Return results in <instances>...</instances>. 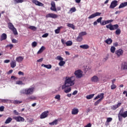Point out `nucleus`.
I'll use <instances>...</instances> for the list:
<instances>
[{
  "instance_id": "obj_64",
  "label": "nucleus",
  "mask_w": 127,
  "mask_h": 127,
  "mask_svg": "<svg viewBox=\"0 0 127 127\" xmlns=\"http://www.w3.org/2000/svg\"><path fill=\"white\" fill-rule=\"evenodd\" d=\"M78 93V91L77 90H75L73 93H72V95H77V93Z\"/></svg>"
},
{
  "instance_id": "obj_18",
  "label": "nucleus",
  "mask_w": 127,
  "mask_h": 127,
  "mask_svg": "<svg viewBox=\"0 0 127 127\" xmlns=\"http://www.w3.org/2000/svg\"><path fill=\"white\" fill-rule=\"evenodd\" d=\"M91 81L94 82V83H97L99 81V77L98 76L94 75L91 78Z\"/></svg>"
},
{
  "instance_id": "obj_53",
  "label": "nucleus",
  "mask_w": 127,
  "mask_h": 127,
  "mask_svg": "<svg viewBox=\"0 0 127 127\" xmlns=\"http://www.w3.org/2000/svg\"><path fill=\"white\" fill-rule=\"evenodd\" d=\"M11 41H12V43H17V42H18V41L16 40L15 39H12Z\"/></svg>"
},
{
  "instance_id": "obj_23",
  "label": "nucleus",
  "mask_w": 127,
  "mask_h": 127,
  "mask_svg": "<svg viewBox=\"0 0 127 127\" xmlns=\"http://www.w3.org/2000/svg\"><path fill=\"white\" fill-rule=\"evenodd\" d=\"M11 68H14L16 67V62L15 61H12L10 63Z\"/></svg>"
},
{
  "instance_id": "obj_26",
  "label": "nucleus",
  "mask_w": 127,
  "mask_h": 127,
  "mask_svg": "<svg viewBox=\"0 0 127 127\" xmlns=\"http://www.w3.org/2000/svg\"><path fill=\"white\" fill-rule=\"evenodd\" d=\"M127 2H124L121 3L119 5L118 8H123V7H125V6H127Z\"/></svg>"
},
{
  "instance_id": "obj_37",
  "label": "nucleus",
  "mask_w": 127,
  "mask_h": 127,
  "mask_svg": "<svg viewBox=\"0 0 127 127\" xmlns=\"http://www.w3.org/2000/svg\"><path fill=\"white\" fill-rule=\"evenodd\" d=\"M121 32H122V31L121 30V29L119 28L117 29H116L115 31L116 35H120V34H121Z\"/></svg>"
},
{
  "instance_id": "obj_56",
  "label": "nucleus",
  "mask_w": 127,
  "mask_h": 127,
  "mask_svg": "<svg viewBox=\"0 0 127 127\" xmlns=\"http://www.w3.org/2000/svg\"><path fill=\"white\" fill-rule=\"evenodd\" d=\"M18 75H21L22 76H24V73H23V72L19 71L18 72Z\"/></svg>"
},
{
  "instance_id": "obj_62",
  "label": "nucleus",
  "mask_w": 127,
  "mask_h": 127,
  "mask_svg": "<svg viewBox=\"0 0 127 127\" xmlns=\"http://www.w3.org/2000/svg\"><path fill=\"white\" fill-rule=\"evenodd\" d=\"M10 62V61L9 60H5L4 61V63H9Z\"/></svg>"
},
{
  "instance_id": "obj_35",
  "label": "nucleus",
  "mask_w": 127,
  "mask_h": 127,
  "mask_svg": "<svg viewBox=\"0 0 127 127\" xmlns=\"http://www.w3.org/2000/svg\"><path fill=\"white\" fill-rule=\"evenodd\" d=\"M94 96H95V94H90L89 95H87L86 99L87 100H91V99H93V98H94Z\"/></svg>"
},
{
  "instance_id": "obj_49",
  "label": "nucleus",
  "mask_w": 127,
  "mask_h": 127,
  "mask_svg": "<svg viewBox=\"0 0 127 127\" xmlns=\"http://www.w3.org/2000/svg\"><path fill=\"white\" fill-rule=\"evenodd\" d=\"M102 19H103V17H100L99 18L97 19L96 21L97 22H98V23H102Z\"/></svg>"
},
{
  "instance_id": "obj_41",
  "label": "nucleus",
  "mask_w": 127,
  "mask_h": 127,
  "mask_svg": "<svg viewBox=\"0 0 127 127\" xmlns=\"http://www.w3.org/2000/svg\"><path fill=\"white\" fill-rule=\"evenodd\" d=\"M16 85H24V83L21 80H18L16 82Z\"/></svg>"
},
{
  "instance_id": "obj_16",
  "label": "nucleus",
  "mask_w": 127,
  "mask_h": 127,
  "mask_svg": "<svg viewBox=\"0 0 127 127\" xmlns=\"http://www.w3.org/2000/svg\"><path fill=\"white\" fill-rule=\"evenodd\" d=\"M32 2L33 3H35L36 5H38L39 6H43V3L37 0H32Z\"/></svg>"
},
{
  "instance_id": "obj_19",
  "label": "nucleus",
  "mask_w": 127,
  "mask_h": 127,
  "mask_svg": "<svg viewBox=\"0 0 127 127\" xmlns=\"http://www.w3.org/2000/svg\"><path fill=\"white\" fill-rule=\"evenodd\" d=\"M121 68L122 70H127V62H125L122 64Z\"/></svg>"
},
{
  "instance_id": "obj_46",
  "label": "nucleus",
  "mask_w": 127,
  "mask_h": 127,
  "mask_svg": "<svg viewBox=\"0 0 127 127\" xmlns=\"http://www.w3.org/2000/svg\"><path fill=\"white\" fill-rule=\"evenodd\" d=\"M72 89L71 88V87H69L68 89L64 90V93H66V94L68 93H70V91H71Z\"/></svg>"
},
{
  "instance_id": "obj_42",
  "label": "nucleus",
  "mask_w": 127,
  "mask_h": 127,
  "mask_svg": "<svg viewBox=\"0 0 127 127\" xmlns=\"http://www.w3.org/2000/svg\"><path fill=\"white\" fill-rule=\"evenodd\" d=\"M102 102L101 99H98L96 102L94 103V106H98L100 103Z\"/></svg>"
},
{
  "instance_id": "obj_6",
  "label": "nucleus",
  "mask_w": 127,
  "mask_h": 127,
  "mask_svg": "<svg viewBox=\"0 0 127 127\" xmlns=\"http://www.w3.org/2000/svg\"><path fill=\"white\" fill-rule=\"evenodd\" d=\"M74 74L76 78H82L83 77V71L80 69H78L74 72Z\"/></svg>"
},
{
  "instance_id": "obj_29",
  "label": "nucleus",
  "mask_w": 127,
  "mask_h": 127,
  "mask_svg": "<svg viewBox=\"0 0 127 127\" xmlns=\"http://www.w3.org/2000/svg\"><path fill=\"white\" fill-rule=\"evenodd\" d=\"M105 42L108 45L112 44V43H113V40H112V39L111 38L107 39L105 41Z\"/></svg>"
},
{
  "instance_id": "obj_44",
  "label": "nucleus",
  "mask_w": 127,
  "mask_h": 127,
  "mask_svg": "<svg viewBox=\"0 0 127 127\" xmlns=\"http://www.w3.org/2000/svg\"><path fill=\"white\" fill-rule=\"evenodd\" d=\"M69 11L72 13L73 12H75V11H76V8L75 7H71L70 10Z\"/></svg>"
},
{
  "instance_id": "obj_32",
  "label": "nucleus",
  "mask_w": 127,
  "mask_h": 127,
  "mask_svg": "<svg viewBox=\"0 0 127 127\" xmlns=\"http://www.w3.org/2000/svg\"><path fill=\"white\" fill-rule=\"evenodd\" d=\"M81 37H83V36H85V35H87V32L86 31L81 32L78 34Z\"/></svg>"
},
{
  "instance_id": "obj_4",
  "label": "nucleus",
  "mask_w": 127,
  "mask_h": 127,
  "mask_svg": "<svg viewBox=\"0 0 127 127\" xmlns=\"http://www.w3.org/2000/svg\"><path fill=\"white\" fill-rule=\"evenodd\" d=\"M106 28L110 29V30H116L119 28V25L118 24L115 25H113L112 24H109L106 26Z\"/></svg>"
},
{
  "instance_id": "obj_43",
  "label": "nucleus",
  "mask_w": 127,
  "mask_h": 127,
  "mask_svg": "<svg viewBox=\"0 0 127 127\" xmlns=\"http://www.w3.org/2000/svg\"><path fill=\"white\" fill-rule=\"evenodd\" d=\"M110 50L112 53H115V51H116V48L114 46H112L111 47Z\"/></svg>"
},
{
  "instance_id": "obj_1",
  "label": "nucleus",
  "mask_w": 127,
  "mask_h": 127,
  "mask_svg": "<svg viewBox=\"0 0 127 127\" xmlns=\"http://www.w3.org/2000/svg\"><path fill=\"white\" fill-rule=\"evenodd\" d=\"M75 85V77L74 76H66L65 78L64 83L63 86V89L71 87Z\"/></svg>"
},
{
  "instance_id": "obj_12",
  "label": "nucleus",
  "mask_w": 127,
  "mask_h": 127,
  "mask_svg": "<svg viewBox=\"0 0 127 127\" xmlns=\"http://www.w3.org/2000/svg\"><path fill=\"white\" fill-rule=\"evenodd\" d=\"M48 114H49V111H46L43 112L40 115V119H45L48 117Z\"/></svg>"
},
{
  "instance_id": "obj_59",
  "label": "nucleus",
  "mask_w": 127,
  "mask_h": 127,
  "mask_svg": "<svg viewBox=\"0 0 127 127\" xmlns=\"http://www.w3.org/2000/svg\"><path fill=\"white\" fill-rule=\"evenodd\" d=\"M12 72H13V70L12 69H10V70L8 71L7 74H8V75H9V74H11Z\"/></svg>"
},
{
  "instance_id": "obj_48",
  "label": "nucleus",
  "mask_w": 127,
  "mask_h": 127,
  "mask_svg": "<svg viewBox=\"0 0 127 127\" xmlns=\"http://www.w3.org/2000/svg\"><path fill=\"white\" fill-rule=\"evenodd\" d=\"M112 121H113V118H107L106 124H107V123H111V122H112Z\"/></svg>"
},
{
  "instance_id": "obj_39",
  "label": "nucleus",
  "mask_w": 127,
  "mask_h": 127,
  "mask_svg": "<svg viewBox=\"0 0 127 127\" xmlns=\"http://www.w3.org/2000/svg\"><path fill=\"white\" fill-rule=\"evenodd\" d=\"M11 121H12V119L10 117L8 118L5 122V124H9V123H10V122H11Z\"/></svg>"
},
{
  "instance_id": "obj_58",
  "label": "nucleus",
  "mask_w": 127,
  "mask_h": 127,
  "mask_svg": "<svg viewBox=\"0 0 127 127\" xmlns=\"http://www.w3.org/2000/svg\"><path fill=\"white\" fill-rule=\"evenodd\" d=\"M7 47H10V49H11L13 47V45L12 44H9L7 46Z\"/></svg>"
},
{
  "instance_id": "obj_30",
  "label": "nucleus",
  "mask_w": 127,
  "mask_h": 127,
  "mask_svg": "<svg viewBox=\"0 0 127 127\" xmlns=\"http://www.w3.org/2000/svg\"><path fill=\"white\" fill-rule=\"evenodd\" d=\"M80 48H82V49H89V45H83L79 46Z\"/></svg>"
},
{
  "instance_id": "obj_17",
  "label": "nucleus",
  "mask_w": 127,
  "mask_h": 127,
  "mask_svg": "<svg viewBox=\"0 0 127 127\" xmlns=\"http://www.w3.org/2000/svg\"><path fill=\"white\" fill-rule=\"evenodd\" d=\"M121 106H122V103L119 102L116 105H113L111 107V109L113 110V111H116V109H118V108H119V107H121Z\"/></svg>"
},
{
  "instance_id": "obj_54",
  "label": "nucleus",
  "mask_w": 127,
  "mask_h": 127,
  "mask_svg": "<svg viewBox=\"0 0 127 127\" xmlns=\"http://www.w3.org/2000/svg\"><path fill=\"white\" fill-rule=\"evenodd\" d=\"M1 102H2V103H7L8 100L7 99H1Z\"/></svg>"
},
{
  "instance_id": "obj_8",
  "label": "nucleus",
  "mask_w": 127,
  "mask_h": 127,
  "mask_svg": "<svg viewBox=\"0 0 127 127\" xmlns=\"http://www.w3.org/2000/svg\"><path fill=\"white\" fill-rule=\"evenodd\" d=\"M13 120H15L16 122H24V118L21 116H14L13 117Z\"/></svg>"
},
{
  "instance_id": "obj_25",
  "label": "nucleus",
  "mask_w": 127,
  "mask_h": 127,
  "mask_svg": "<svg viewBox=\"0 0 127 127\" xmlns=\"http://www.w3.org/2000/svg\"><path fill=\"white\" fill-rule=\"evenodd\" d=\"M62 28H63V26H61L58 27L57 29H56L55 30V32L56 34H59V33H60V30H61Z\"/></svg>"
},
{
  "instance_id": "obj_14",
  "label": "nucleus",
  "mask_w": 127,
  "mask_h": 127,
  "mask_svg": "<svg viewBox=\"0 0 127 127\" xmlns=\"http://www.w3.org/2000/svg\"><path fill=\"white\" fill-rule=\"evenodd\" d=\"M104 95H105L104 93H100L98 94L95 98H94V101H96V100H98V99H99V100L103 101V100L104 99Z\"/></svg>"
},
{
  "instance_id": "obj_22",
  "label": "nucleus",
  "mask_w": 127,
  "mask_h": 127,
  "mask_svg": "<svg viewBox=\"0 0 127 127\" xmlns=\"http://www.w3.org/2000/svg\"><path fill=\"white\" fill-rule=\"evenodd\" d=\"M23 57L21 56H19L16 58V61L17 62H18L19 63H20L21 62H22L23 61Z\"/></svg>"
},
{
  "instance_id": "obj_7",
  "label": "nucleus",
  "mask_w": 127,
  "mask_h": 127,
  "mask_svg": "<svg viewBox=\"0 0 127 127\" xmlns=\"http://www.w3.org/2000/svg\"><path fill=\"white\" fill-rule=\"evenodd\" d=\"M46 18H49V17L51 18H57L58 17V15L53 13H50L46 15Z\"/></svg>"
},
{
  "instance_id": "obj_47",
  "label": "nucleus",
  "mask_w": 127,
  "mask_h": 127,
  "mask_svg": "<svg viewBox=\"0 0 127 127\" xmlns=\"http://www.w3.org/2000/svg\"><path fill=\"white\" fill-rule=\"evenodd\" d=\"M14 1L15 2V3H22L23 2V0H14Z\"/></svg>"
},
{
  "instance_id": "obj_15",
  "label": "nucleus",
  "mask_w": 127,
  "mask_h": 127,
  "mask_svg": "<svg viewBox=\"0 0 127 127\" xmlns=\"http://www.w3.org/2000/svg\"><path fill=\"white\" fill-rule=\"evenodd\" d=\"M114 21V20L111 19L108 20H104L101 23V25H106V24H108L109 23H111V22H113Z\"/></svg>"
},
{
  "instance_id": "obj_45",
  "label": "nucleus",
  "mask_w": 127,
  "mask_h": 127,
  "mask_svg": "<svg viewBox=\"0 0 127 127\" xmlns=\"http://www.w3.org/2000/svg\"><path fill=\"white\" fill-rule=\"evenodd\" d=\"M117 88V85H116V84H112L111 85V90H115V89Z\"/></svg>"
},
{
  "instance_id": "obj_60",
  "label": "nucleus",
  "mask_w": 127,
  "mask_h": 127,
  "mask_svg": "<svg viewBox=\"0 0 127 127\" xmlns=\"http://www.w3.org/2000/svg\"><path fill=\"white\" fill-rule=\"evenodd\" d=\"M92 127V124L91 123H89L87 125H86L84 127Z\"/></svg>"
},
{
  "instance_id": "obj_9",
  "label": "nucleus",
  "mask_w": 127,
  "mask_h": 127,
  "mask_svg": "<svg viewBox=\"0 0 127 127\" xmlns=\"http://www.w3.org/2000/svg\"><path fill=\"white\" fill-rule=\"evenodd\" d=\"M118 5V1L117 0H114L112 1L110 4V5L109 6L110 8L114 9L115 7H116Z\"/></svg>"
},
{
  "instance_id": "obj_36",
  "label": "nucleus",
  "mask_w": 127,
  "mask_h": 127,
  "mask_svg": "<svg viewBox=\"0 0 127 127\" xmlns=\"http://www.w3.org/2000/svg\"><path fill=\"white\" fill-rule=\"evenodd\" d=\"M21 103H22V101L19 100H14L13 102L14 105H19V104H21Z\"/></svg>"
},
{
  "instance_id": "obj_11",
  "label": "nucleus",
  "mask_w": 127,
  "mask_h": 127,
  "mask_svg": "<svg viewBox=\"0 0 127 127\" xmlns=\"http://www.w3.org/2000/svg\"><path fill=\"white\" fill-rule=\"evenodd\" d=\"M51 10H52L53 11H57V9L56 8V4H55V2L52 1L51 3Z\"/></svg>"
},
{
  "instance_id": "obj_50",
  "label": "nucleus",
  "mask_w": 127,
  "mask_h": 127,
  "mask_svg": "<svg viewBox=\"0 0 127 127\" xmlns=\"http://www.w3.org/2000/svg\"><path fill=\"white\" fill-rule=\"evenodd\" d=\"M36 46H37V42H33L32 43V47H36Z\"/></svg>"
},
{
  "instance_id": "obj_40",
  "label": "nucleus",
  "mask_w": 127,
  "mask_h": 127,
  "mask_svg": "<svg viewBox=\"0 0 127 127\" xmlns=\"http://www.w3.org/2000/svg\"><path fill=\"white\" fill-rule=\"evenodd\" d=\"M27 100H32V101H35V100H36V97L35 96H30L27 98Z\"/></svg>"
},
{
  "instance_id": "obj_57",
  "label": "nucleus",
  "mask_w": 127,
  "mask_h": 127,
  "mask_svg": "<svg viewBox=\"0 0 127 127\" xmlns=\"http://www.w3.org/2000/svg\"><path fill=\"white\" fill-rule=\"evenodd\" d=\"M48 35H49L48 33H45L44 35H43L42 37L46 38L48 36Z\"/></svg>"
},
{
  "instance_id": "obj_21",
  "label": "nucleus",
  "mask_w": 127,
  "mask_h": 127,
  "mask_svg": "<svg viewBox=\"0 0 127 127\" xmlns=\"http://www.w3.org/2000/svg\"><path fill=\"white\" fill-rule=\"evenodd\" d=\"M78 113H79V109L75 108L72 109L71 112L72 115H78Z\"/></svg>"
},
{
  "instance_id": "obj_55",
  "label": "nucleus",
  "mask_w": 127,
  "mask_h": 127,
  "mask_svg": "<svg viewBox=\"0 0 127 127\" xmlns=\"http://www.w3.org/2000/svg\"><path fill=\"white\" fill-rule=\"evenodd\" d=\"M13 113L16 116L19 115V113L17 111H16V110H14Z\"/></svg>"
},
{
  "instance_id": "obj_13",
  "label": "nucleus",
  "mask_w": 127,
  "mask_h": 127,
  "mask_svg": "<svg viewBox=\"0 0 127 127\" xmlns=\"http://www.w3.org/2000/svg\"><path fill=\"white\" fill-rule=\"evenodd\" d=\"M115 54H116L118 57H120V56H122L123 54H124V50L122 49H120L115 52Z\"/></svg>"
},
{
  "instance_id": "obj_10",
  "label": "nucleus",
  "mask_w": 127,
  "mask_h": 127,
  "mask_svg": "<svg viewBox=\"0 0 127 127\" xmlns=\"http://www.w3.org/2000/svg\"><path fill=\"white\" fill-rule=\"evenodd\" d=\"M102 14V13L96 12L92 14H91L90 16L88 17L89 19H91L92 18H94V17H96V16H100Z\"/></svg>"
},
{
  "instance_id": "obj_51",
  "label": "nucleus",
  "mask_w": 127,
  "mask_h": 127,
  "mask_svg": "<svg viewBox=\"0 0 127 127\" xmlns=\"http://www.w3.org/2000/svg\"><path fill=\"white\" fill-rule=\"evenodd\" d=\"M61 98V96L60 95L58 94L55 97V99L56 100H60V98Z\"/></svg>"
},
{
  "instance_id": "obj_3",
  "label": "nucleus",
  "mask_w": 127,
  "mask_h": 127,
  "mask_svg": "<svg viewBox=\"0 0 127 127\" xmlns=\"http://www.w3.org/2000/svg\"><path fill=\"white\" fill-rule=\"evenodd\" d=\"M7 24H8V27L9 29H10V30H11V31H12L14 35H18L17 30H16V28L14 27V26H13V24H12L11 22L8 23Z\"/></svg>"
},
{
  "instance_id": "obj_27",
  "label": "nucleus",
  "mask_w": 127,
  "mask_h": 127,
  "mask_svg": "<svg viewBox=\"0 0 127 127\" xmlns=\"http://www.w3.org/2000/svg\"><path fill=\"white\" fill-rule=\"evenodd\" d=\"M42 67H45V68H47V69H51L52 68V65L51 64H42L41 65Z\"/></svg>"
},
{
  "instance_id": "obj_34",
  "label": "nucleus",
  "mask_w": 127,
  "mask_h": 127,
  "mask_svg": "<svg viewBox=\"0 0 127 127\" xmlns=\"http://www.w3.org/2000/svg\"><path fill=\"white\" fill-rule=\"evenodd\" d=\"M67 26L68 27H70V28H72V29H75V26L73 24L68 23L67 24Z\"/></svg>"
},
{
  "instance_id": "obj_28",
  "label": "nucleus",
  "mask_w": 127,
  "mask_h": 127,
  "mask_svg": "<svg viewBox=\"0 0 127 127\" xmlns=\"http://www.w3.org/2000/svg\"><path fill=\"white\" fill-rule=\"evenodd\" d=\"M46 49L45 47L42 46L41 48L40 49V50L37 52V54H41L42 52H43V51Z\"/></svg>"
},
{
  "instance_id": "obj_20",
  "label": "nucleus",
  "mask_w": 127,
  "mask_h": 127,
  "mask_svg": "<svg viewBox=\"0 0 127 127\" xmlns=\"http://www.w3.org/2000/svg\"><path fill=\"white\" fill-rule=\"evenodd\" d=\"M6 38H7L6 34L3 33L0 36V41H2L3 40H5V39H6Z\"/></svg>"
},
{
  "instance_id": "obj_52",
  "label": "nucleus",
  "mask_w": 127,
  "mask_h": 127,
  "mask_svg": "<svg viewBox=\"0 0 127 127\" xmlns=\"http://www.w3.org/2000/svg\"><path fill=\"white\" fill-rule=\"evenodd\" d=\"M4 111V106H2L0 107V112H3Z\"/></svg>"
},
{
  "instance_id": "obj_33",
  "label": "nucleus",
  "mask_w": 127,
  "mask_h": 127,
  "mask_svg": "<svg viewBox=\"0 0 127 127\" xmlns=\"http://www.w3.org/2000/svg\"><path fill=\"white\" fill-rule=\"evenodd\" d=\"M28 28L29 29H31V30H33V31H36V29H37V28L34 26H29Z\"/></svg>"
},
{
  "instance_id": "obj_5",
  "label": "nucleus",
  "mask_w": 127,
  "mask_h": 127,
  "mask_svg": "<svg viewBox=\"0 0 127 127\" xmlns=\"http://www.w3.org/2000/svg\"><path fill=\"white\" fill-rule=\"evenodd\" d=\"M57 60H59V61H60L59 63V66L62 67L63 66H64V65H65L66 63L64 61H63V58H62L61 56H58L57 57Z\"/></svg>"
},
{
  "instance_id": "obj_31",
  "label": "nucleus",
  "mask_w": 127,
  "mask_h": 127,
  "mask_svg": "<svg viewBox=\"0 0 127 127\" xmlns=\"http://www.w3.org/2000/svg\"><path fill=\"white\" fill-rule=\"evenodd\" d=\"M58 124V120H56L54 121L53 122L49 123V125H50V126H54V125H56Z\"/></svg>"
},
{
  "instance_id": "obj_24",
  "label": "nucleus",
  "mask_w": 127,
  "mask_h": 127,
  "mask_svg": "<svg viewBox=\"0 0 127 127\" xmlns=\"http://www.w3.org/2000/svg\"><path fill=\"white\" fill-rule=\"evenodd\" d=\"M83 41V37H81L79 35L76 37V42H82Z\"/></svg>"
},
{
  "instance_id": "obj_38",
  "label": "nucleus",
  "mask_w": 127,
  "mask_h": 127,
  "mask_svg": "<svg viewBox=\"0 0 127 127\" xmlns=\"http://www.w3.org/2000/svg\"><path fill=\"white\" fill-rule=\"evenodd\" d=\"M65 44L66 46H71L73 44V42H72V41H68L65 42Z\"/></svg>"
},
{
  "instance_id": "obj_63",
  "label": "nucleus",
  "mask_w": 127,
  "mask_h": 127,
  "mask_svg": "<svg viewBox=\"0 0 127 127\" xmlns=\"http://www.w3.org/2000/svg\"><path fill=\"white\" fill-rule=\"evenodd\" d=\"M62 43H63V44H66V42H65V40L62 39L61 40Z\"/></svg>"
},
{
  "instance_id": "obj_2",
  "label": "nucleus",
  "mask_w": 127,
  "mask_h": 127,
  "mask_svg": "<svg viewBox=\"0 0 127 127\" xmlns=\"http://www.w3.org/2000/svg\"><path fill=\"white\" fill-rule=\"evenodd\" d=\"M34 87H31L25 89L24 90L21 91V94H25V95H31L34 92Z\"/></svg>"
},
{
  "instance_id": "obj_61",
  "label": "nucleus",
  "mask_w": 127,
  "mask_h": 127,
  "mask_svg": "<svg viewBox=\"0 0 127 127\" xmlns=\"http://www.w3.org/2000/svg\"><path fill=\"white\" fill-rule=\"evenodd\" d=\"M43 61V58H41L37 61L38 62H42Z\"/></svg>"
}]
</instances>
